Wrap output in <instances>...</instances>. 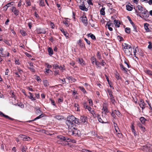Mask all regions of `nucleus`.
<instances>
[{
    "mask_svg": "<svg viewBox=\"0 0 152 152\" xmlns=\"http://www.w3.org/2000/svg\"><path fill=\"white\" fill-rule=\"evenodd\" d=\"M75 120V117L73 115H70L67 117L66 123L68 126L69 129L72 127H76V125L74 124Z\"/></svg>",
    "mask_w": 152,
    "mask_h": 152,
    "instance_id": "1",
    "label": "nucleus"
},
{
    "mask_svg": "<svg viewBox=\"0 0 152 152\" xmlns=\"http://www.w3.org/2000/svg\"><path fill=\"white\" fill-rule=\"evenodd\" d=\"M123 46L125 50L124 52L125 54L128 56H132V50L131 46L126 43H124Z\"/></svg>",
    "mask_w": 152,
    "mask_h": 152,
    "instance_id": "2",
    "label": "nucleus"
},
{
    "mask_svg": "<svg viewBox=\"0 0 152 152\" xmlns=\"http://www.w3.org/2000/svg\"><path fill=\"white\" fill-rule=\"evenodd\" d=\"M135 12L137 15L142 18H147L149 16L148 12L145 8L140 12H137V10H136Z\"/></svg>",
    "mask_w": 152,
    "mask_h": 152,
    "instance_id": "3",
    "label": "nucleus"
},
{
    "mask_svg": "<svg viewBox=\"0 0 152 152\" xmlns=\"http://www.w3.org/2000/svg\"><path fill=\"white\" fill-rule=\"evenodd\" d=\"M76 127H72L69 129V133L70 134L74 135L75 136H77L79 137L81 135V133L80 131L78 130Z\"/></svg>",
    "mask_w": 152,
    "mask_h": 152,
    "instance_id": "4",
    "label": "nucleus"
},
{
    "mask_svg": "<svg viewBox=\"0 0 152 152\" xmlns=\"http://www.w3.org/2000/svg\"><path fill=\"white\" fill-rule=\"evenodd\" d=\"M97 118L98 121L102 123H107V122H105L107 121V119L105 118V117H103V115H102V118H101L100 115L98 114L97 115Z\"/></svg>",
    "mask_w": 152,
    "mask_h": 152,
    "instance_id": "5",
    "label": "nucleus"
},
{
    "mask_svg": "<svg viewBox=\"0 0 152 152\" xmlns=\"http://www.w3.org/2000/svg\"><path fill=\"white\" fill-rule=\"evenodd\" d=\"M67 140V142H62V143H61L59 142V141H57V142L58 143L61 144V145H69V143H68V142H71L73 143H76V140H75L74 139H70L68 137V139Z\"/></svg>",
    "mask_w": 152,
    "mask_h": 152,
    "instance_id": "6",
    "label": "nucleus"
},
{
    "mask_svg": "<svg viewBox=\"0 0 152 152\" xmlns=\"http://www.w3.org/2000/svg\"><path fill=\"white\" fill-rule=\"evenodd\" d=\"M139 104L140 107L142 108V112L143 110L146 107V104L142 99H140L139 102Z\"/></svg>",
    "mask_w": 152,
    "mask_h": 152,
    "instance_id": "7",
    "label": "nucleus"
},
{
    "mask_svg": "<svg viewBox=\"0 0 152 152\" xmlns=\"http://www.w3.org/2000/svg\"><path fill=\"white\" fill-rule=\"evenodd\" d=\"M57 138L58 139L62 141H64L67 142L68 137L66 136H64L61 135H59L57 136Z\"/></svg>",
    "mask_w": 152,
    "mask_h": 152,
    "instance_id": "8",
    "label": "nucleus"
},
{
    "mask_svg": "<svg viewBox=\"0 0 152 152\" xmlns=\"http://www.w3.org/2000/svg\"><path fill=\"white\" fill-rule=\"evenodd\" d=\"M11 10L12 12L14 13V15L16 16H17L19 15V11L16 9V8L15 7H12Z\"/></svg>",
    "mask_w": 152,
    "mask_h": 152,
    "instance_id": "9",
    "label": "nucleus"
},
{
    "mask_svg": "<svg viewBox=\"0 0 152 152\" xmlns=\"http://www.w3.org/2000/svg\"><path fill=\"white\" fill-rule=\"evenodd\" d=\"M137 126L140 128L141 130L143 132H145L146 131V129L145 127L143 126L141 124H140V122H139L137 123Z\"/></svg>",
    "mask_w": 152,
    "mask_h": 152,
    "instance_id": "10",
    "label": "nucleus"
},
{
    "mask_svg": "<svg viewBox=\"0 0 152 152\" xmlns=\"http://www.w3.org/2000/svg\"><path fill=\"white\" fill-rule=\"evenodd\" d=\"M0 116L1 117H5V118L9 119L12 121H13L14 120V119L13 118H12L9 117L8 116L5 115L1 111H0Z\"/></svg>",
    "mask_w": 152,
    "mask_h": 152,
    "instance_id": "11",
    "label": "nucleus"
},
{
    "mask_svg": "<svg viewBox=\"0 0 152 152\" xmlns=\"http://www.w3.org/2000/svg\"><path fill=\"white\" fill-rule=\"evenodd\" d=\"M144 72L147 75L151 77H152V71L148 69H145Z\"/></svg>",
    "mask_w": 152,
    "mask_h": 152,
    "instance_id": "12",
    "label": "nucleus"
},
{
    "mask_svg": "<svg viewBox=\"0 0 152 152\" xmlns=\"http://www.w3.org/2000/svg\"><path fill=\"white\" fill-rule=\"evenodd\" d=\"M79 8L80 10H85L86 11H87L88 10V9L85 6L84 1H83L82 4L80 5Z\"/></svg>",
    "mask_w": 152,
    "mask_h": 152,
    "instance_id": "13",
    "label": "nucleus"
},
{
    "mask_svg": "<svg viewBox=\"0 0 152 152\" xmlns=\"http://www.w3.org/2000/svg\"><path fill=\"white\" fill-rule=\"evenodd\" d=\"M80 19L83 23L86 24H87V19L85 15H83L82 17H80Z\"/></svg>",
    "mask_w": 152,
    "mask_h": 152,
    "instance_id": "14",
    "label": "nucleus"
},
{
    "mask_svg": "<svg viewBox=\"0 0 152 152\" xmlns=\"http://www.w3.org/2000/svg\"><path fill=\"white\" fill-rule=\"evenodd\" d=\"M36 31L38 34H45L46 33V31L44 28H40L37 29Z\"/></svg>",
    "mask_w": 152,
    "mask_h": 152,
    "instance_id": "15",
    "label": "nucleus"
},
{
    "mask_svg": "<svg viewBox=\"0 0 152 152\" xmlns=\"http://www.w3.org/2000/svg\"><path fill=\"white\" fill-rule=\"evenodd\" d=\"M139 120L140 121V124H141L142 125H145L146 124V122L147 121V120L144 117H141L139 118Z\"/></svg>",
    "mask_w": 152,
    "mask_h": 152,
    "instance_id": "16",
    "label": "nucleus"
},
{
    "mask_svg": "<svg viewBox=\"0 0 152 152\" xmlns=\"http://www.w3.org/2000/svg\"><path fill=\"white\" fill-rule=\"evenodd\" d=\"M19 136L20 137L23 138V140H29L30 139V137L24 135L20 134Z\"/></svg>",
    "mask_w": 152,
    "mask_h": 152,
    "instance_id": "17",
    "label": "nucleus"
},
{
    "mask_svg": "<svg viewBox=\"0 0 152 152\" xmlns=\"http://www.w3.org/2000/svg\"><path fill=\"white\" fill-rule=\"evenodd\" d=\"M80 121L82 122L85 123L87 122V117L86 116H81L80 117Z\"/></svg>",
    "mask_w": 152,
    "mask_h": 152,
    "instance_id": "18",
    "label": "nucleus"
},
{
    "mask_svg": "<svg viewBox=\"0 0 152 152\" xmlns=\"http://www.w3.org/2000/svg\"><path fill=\"white\" fill-rule=\"evenodd\" d=\"M131 129L132 133L134 134V136H136L137 135L136 131L135 129V127L134 124H132L131 126Z\"/></svg>",
    "mask_w": 152,
    "mask_h": 152,
    "instance_id": "19",
    "label": "nucleus"
},
{
    "mask_svg": "<svg viewBox=\"0 0 152 152\" xmlns=\"http://www.w3.org/2000/svg\"><path fill=\"white\" fill-rule=\"evenodd\" d=\"M114 23L117 27H119L121 24L120 21L117 20H114Z\"/></svg>",
    "mask_w": 152,
    "mask_h": 152,
    "instance_id": "20",
    "label": "nucleus"
},
{
    "mask_svg": "<svg viewBox=\"0 0 152 152\" xmlns=\"http://www.w3.org/2000/svg\"><path fill=\"white\" fill-rule=\"evenodd\" d=\"M102 110L105 112V113L108 112L106 104H104L102 105Z\"/></svg>",
    "mask_w": 152,
    "mask_h": 152,
    "instance_id": "21",
    "label": "nucleus"
},
{
    "mask_svg": "<svg viewBox=\"0 0 152 152\" xmlns=\"http://www.w3.org/2000/svg\"><path fill=\"white\" fill-rule=\"evenodd\" d=\"M120 67L121 69L124 71V73L127 72L128 69L125 68L122 64H120Z\"/></svg>",
    "mask_w": 152,
    "mask_h": 152,
    "instance_id": "22",
    "label": "nucleus"
},
{
    "mask_svg": "<svg viewBox=\"0 0 152 152\" xmlns=\"http://www.w3.org/2000/svg\"><path fill=\"white\" fill-rule=\"evenodd\" d=\"M149 25L147 23H145L144 24V27L146 32H148L150 31V29L148 28Z\"/></svg>",
    "mask_w": 152,
    "mask_h": 152,
    "instance_id": "23",
    "label": "nucleus"
},
{
    "mask_svg": "<svg viewBox=\"0 0 152 152\" xmlns=\"http://www.w3.org/2000/svg\"><path fill=\"white\" fill-rule=\"evenodd\" d=\"M28 94H30V96H28V97L30 99L31 101H35L36 100L35 98L34 97V95L32 93L29 92Z\"/></svg>",
    "mask_w": 152,
    "mask_h": 152,
    "instance_id": "24",
    "label": "nucleus"
},
{
    "mask_svg": "<svg viewBox=\"0 0 152 152\" xmlns=\"http://www.w3.org/2000/svg\"><path fill=\"white\" fill-rule=\"evenodd\" d=\"M48 54L50 56H51L53 54V50L51 47H49L48 49Z\"/></svg>",
    "mask_w": 152,
    "mask_h": 152,
    "instance_id": "25",
    "label": "nucleus"
},
{
    "mask_svg": "<svg viewBox=\"0 0 152 152\" xmlns=\"http://www.w3.org/2000/svg\"><path fill=\"white\" fill-rule=\"evenodd\" d=\"M60 30L64 34V35L67 38L69 37V34L66 32H65L64 30L62 28H61L60 29Z\"/></svg>",
    "mask_w": 152,
    "mask_h": 152,
    "instance_id": "26",
    "label": "nucleus"
},
{
    "mask_svg": "<svg viewBox=\"0 0 152 152\" xmlns=\"http://www.w3.org/2000/svg\"><path fill=\"white\" fill-rule=\"evenodd\" d=\"M113 23H112L108 22L106 25V26H107L108 29L110 31H112L113 30L112 28L110 27V26Z\"/></svg>",
    "mask_w": 152,
    "mask_h": 152,
    "instance_id": "27",
    "label": "nucleus"
},
{
    "mask_svg": "<svg viewBox=\"0 0 152 152\" xmlns=\"http://www.w3.org/2000/svg\"><path fill=\"white\" fill-rule=\"evenodd\" d=\"M79 63L82 65H85V62L82 58H78Z\"/></svg>",
    "mask_w": 152,
    "mask_h": 152,
    "instance_id": "28",
    "label": "nucleus"
},
{
    "mask_svg": "<svg viewBox=\"0 0 152 152\" xmlns=\"http://www.w3.org/2000/svg\"><path fill=\"white\" fill-rule=\"evenodd\" d=\"M3 48L2 47H0V53L1 54V55H0V56H1L3 57L5 56V55L3 53Z\"/></svg>",
    "mask_w": 152,
    "mask_h": 152,
    "instance_id": "29",
    "label": "nucleus"
},
{
    "mask_svg": "<svg viewBox=\"0 0 152 152\" xmlns=\"http://www.w3.org/2000/svg\"><path fill=\"white\" fill-rule=\"evenodd\" d=\"M27 148L26 146H22L21 148V150L22 152H27Z\"/></svg>",
    "mask_w": 152,
    "mask_h": 152,
    "instance_id": "30",
    "label": "nucleus"
},
{
    "mask_svg": "<svg viewBox=\"0 0 152 152\" xmlns=\"http://www.w3.org/2000/svg\"><path fill=\"white\" fill-rule=\"evenodd\" d=\"M110 101L112 103L115 104V100L114 99V97L113 96V95L112 96H110Z\"/></svg>",
    "mask_w": 152,
    "mask_h": 152,
    "instance_id": "31",
    "label": "nucleus"
},
{
    "mask_svg": "<svg viewBox=\"0 0 152 152\" xmlns=\"http://www.w3.org/2000/svg\"><path fill=\"white\" fill-rule=\"evenodd\" d=\"M14 4V2H10L9 3L7 4L6 5H5V7H6V10H7L8 7L11 6L13 5Z\"/></svg>",
    "mask_w": 152,
    "mask_h": 152,
    "instance_id": "32",
    "label": "nucleus"
},
{
    "mask_svg": "<svg viewBox=\"0 0 152 152\" xmlns=\"http://www.w3.org/2000/svg\"><path fill=\"white\" fill-rule=\"evenodd\" d=\"M88 37H90L93 40H96V38L95 36L93 34H92L91 33L88 34Z\"/></svg>",
    "mask_w": 152,
    "mask_h": 152,
    "instance_id": "33",
    "label": "nucleus"
},
{
    "mask_svg": "<svg viewBox=\"0 0 152 152\" xmlns=\"http://www.w3.org/2000/svg\"><path fill=\"white\" fill-rule=\"evenodd\" d=\"M105 9V7H103L101 9L100 11V13L101 15H104L105 14V12L104 11V10Z\"/></svg>",
    "mask_w": 152,
    "mask_h": 152,
    "instance_id": "34",
    "label": "nucleus"
},
{
    "mask_svg": "<svg viewBox=\"0 0 152 152\" xmlns=\"http://www.w3.org/2000/svg\"><path fill=\"white\" fill-rule=\"evenodd\" d=\"M10 94L11 96V97L12 98H14L15 99V95L14 94V92L13 91H11L10 92Z\"/></svg>",
    "mask_w": 152,
    "mask_h": 152,
    "instance_id": "35",
    "label": "nucleus"
},
{
    "mask_svg": "<svg viewBox=\"0 0 152 152\" xmlns=\"http://www.w3.org/2000/svg\"><path fill=\"white\" fill-rule=\"evenodd\" d=\"M43 83L44 86L45 87L48 86H49V83L47 80H44L43 81Z\"/></svg>",
    "mask_w": 152,
    "mask_h": 152,
    "instance_id": "36",
    "label": "nucleus"
},
{
    "mask_svg": "<svg viewBox=\"0 0 152 152\" xmlns=\"http://www.w3.org/2000/svg\"><path fill=\"white\" fill-rule=\"evenodd\" d=\"M113 123L114 124H115L114 128L116 132H120V130H119L118 127L117 126V124H115V123L114 122Z\"/></svg>",
    "mask_w": 152,
    "mask_h": 152,
    "instance_id": "37",
    "label": "nucleus"
},
{
    "mask_svg": "<svg viewBox=\"0 0 152 152\" xmlns=\"http://www.w3.org/2000/svg\"><path fill=\"white\" fill-rule=\"evenodd\" d=\"M90 113L92 115V116L94 118L97 117V114L96 113V112L94 110H92L91 111Z\"/></svg>",
    "mask_w": 152,
    "mask_h": 152,
    "instance_id": "38",
    "label": "nucleus"
},
{
    "mask_svg": "<svg viewBox=\"0 0 152 152\" xmlns=\"http://www.w3.org/2000/svg\"><path fill=\"white\" fill-rule=\"evenodd\" d=\"M78 88L84 93H87V92L83 86H79Z\"/></svg>",
    "mask_w": 152,
    "mask_h": 152,
    "instance_id": "39",
    "label": "nucleus"
},
{
    "mask_svg": "<svg viewBox=\"0 0 152 152\" xmlns=\"http://www.w3.org/2000/svg\"><path fill=\"white\" fill-rule=\"evenodd\" d=\"M75 120L74 121V124H80V119H79L76 118L75 117Z\"/></svg>",
    "mask_w": 152,
    "mask_h": 152,
    "instance_id": "40",
    "label": "nucleus"
},
{
    "mask_svg": "<svg viewBox=\"0 0 152 152\" xmlns=\"http://www.w3.org/2000/svg\"><path fill=\"white\" fill-rule=\"evenodd\" d=\"M137 8L138 10V11H137V12H140L142 10H143L145 9L142 6L140 5H138L137 6Z\"/></svg>",
    "mask_w": 152,
    "mask_h": 152,
    "instance_id": "41",
    "label": "nucleus"
},
{
    "mask_svg": "<svg viewBox=\"0 0 152 152\" xmlns=\"http://www.w3.org/2000/svg\"><path fill=\"white\" fill-rule=\"evenodd\" d=\"M91 61L92 64H94L96 61V59L94 57H92L91 58Z\"/></svg>",
    "mask_w": 152,
    "mask_h": 152,
    "instance_id": "42",
    "label": "nucleus"
},
{
    "mask_svg": "<svg viewBox=\"0 0 152 152\" xmlns=\"http://www.w3.org/2000/svg\"><path fill=\"white\" fill-rule=\"evenodd\" d=\"M125 32L127 34H129L130 33V29L128 27H126L125 29Z\"/></svg>",
    "mask_w": 152,
    "mask_h": 152,
    "instance_id": "43",
    "label": "nucleus"
},
{
    "mask_svg": "<svg viewBox=\"0 0 152 152\" xmlns=\"http://www.w3.org/2000/svg\"><path fill=\"white\" fill-rule=\"evenodd\" d=\"M3 42L6 43V44H7L9 46H10L11 45V44H10V43L9 42V40H7L4 39L3 40Z\"/></svg>",
    "mask_w": 152,
    "mask_h": 152,
    "instance_id": "44",
    "label": "nucleus"
},
{
    "mask_svg": "<svg viewBox=\"0 0 152 152\" xmlns=\"http://www.w3.org/2000/svg\"><path fill=\"white\" fill-rule=\"evenodd\" d=\"M126 10L128 11H131L132 10V8L128 4L126 5Z\"/></svg>",
    "mask_w": 152,
    "mask_h": 152,
    "instance_id": "45",
    "label": "nucleus"
},
{
    "mask_svg": "<svg viewBox=\"0 0 152 152\" xmlns=\"http://www.w3.org/2000/svg\"><path fill=\"white\" fill-rule=\"evenodd\" d=\"M114 112L115 113V114L118 116V117H119L120 116V115H121V113H120V112L118 111V110H114Z\"/></svg>",
    "mask_w": 152,
    "mask_h": 152,
    "instance_id": "46",
    "label": "nucleus"
},
{
    "mask_svg": "<svg viewBox=\"0 0 152 152\" xmlns=\"http://www.w3.org/2000/svg\"><path fill=\"white\" fill-rule=\"evenodd\" d=\"M97 58L99 59H102V57L99 51L97 52Z\"/></svg>",
    "mask_w": 152,
    "mask_h": 152,
    "instance_id": "47",
    "label": "nucleus"
},
{
    "mask_svg": "<svg viewBox=\"0 0 152 152\" xmlns=\"http://www.w3.org/2000/svg\"><path fill=\"white\" fill-rule=\"evenodd\" d=\"M74 106L75 108H77V111H80L79 108V105L78 104L75 103L74 105Z\"/></svg>",
    "mask_w": 152,
    "mask_h": 152,
    "instance_id": "48",
    "label": "nucleus"
},
{
    "mask_svg": "<svg viewBox=\"0 0 152 152\" xmlns=\"http://www.w3.org/2000/svg\"><path fill=\"white\" fill-rule=\"evenodd\" d=\"M63 102V98L62 97L59 98L58 99V103H60L61 102L62 103Z\"/></svg>",
    "mask_w": 152,
    "mask_h": 152,
    "instance_id": "49",
    "label": "nucleus"
},
{
    "mask_svg": "<svg viewBox=\"0 0 152 152\" xmlns=\"http://www.w3.org/2000/svg\"><path fill=\"white\" fill-rule=\"evenodd\" d=\"M15 105L16 106L17 105H18V106L20 107L21 108H23L24 107V105L22 103H20L19 104H15Z\"/></svg>",
    "mask_w": 152,
    "mask_h": 152,
    "instance_id": "50",
    "label": "nucleus"
},
{
    "mask_svg": "<svg viewBox=\"0 0 152 152\" xmlns=\"http://www.w3.org/2000/svg\"><path fill=\"white\" fill-rule=\"evenodd\" d=\"M83 106L84 108L85 109H86L88 107V106L87 105V103L86 102H84L83 104Z\"/></svg>",
    "mask_w": 152,
    "mask_h": 152,
    "instance_id": "51",
    "label": "nucleus"
},
{
    "mask_svg": "<svg viewBox=\"0 0 152 152\" xmlns=\"http://www.w3.org/2000/svg\"><path fill=\"white\" fill-rule=\"evenodd\" d=\"M53 68H54L55 69H61L59 66L57 64H53Z\"/></svg>",
    "mask_w": 152,
    "mask_h": 152,
    "instance_id": "52",
    "label": "nucleus"
},
{
    "mask_svg": "<svg viewBox=\"0 0 152 152\" xmlns=\"http://www.w3.org/2000/svg\"><path fill=\"white\" fill-rule=\"evenodd\" d=\"M117 133V134L119 138H121L123 137V135L121 133L118 132Z\"/></svg>",
    "mask_w": 152,
    "mask_h": 152,
    "instance_id": "53",
    "label": "nucleus"
},
{
    "mask_svg": "<svg viewBox=\"0 0 152 152\" xmlns=\"http://www.w3.org/2000/svg\"><path fill=\"white\" fill-rule=\"evenodd\" d=\"M39 4L40 5L42 6H45V3L44 1H40Z\"/></svg>",
    "mask_w": 152,
    "mask_h": 152,
    "instance_id": "54",
    "label": "nucleus"
},
{
    "mask_svg": "<svg viewBox=\"0 0 152 152\" xmlns=\"http://www.w3.org/2000/svg\"><path fill=\"white\" fill-rule=\"evenodd\" d=\"M50 100L51 101V104H52L54 106H56V103H55V101L53 100L50 98Z\"/></svg>",
    "mask_w": 152,
    "mask_h": 152,
    "instance_id": "55",
    "label": "nucleus"
},
{
    "mask_svg": "<svg viewBox=\"0 0 152 152\" xmlns=\"http://www.w3.org/2000/svg\"><path fill=\"white\" fill-rule=\"evenodd\" d=\"M149 45L148 46V49H151L152 48V43L151 42H148Z\"/></svg>",
    "mask_w": 152,
    "mask_h": 152,
    "instance_id": "56",
    "label": "nucleus"
},
{
    "mask_svg": "<svg viewBox=\"0 0 152 152\" xmlns=\"http://www.w3.org/2000/svg\"><path fill=\"white\" fill-rule=\"evenodd\" d=\"M107 92L108 93L109 96L113 95V92L110 89L107 90Z\"/></svg>",
    "mask_w": 152,
    "mask_h": 152,
    "instance_id": "57",
    "label": "nucleus"
},
{
    "mask_svg": "<svg viewBox=\"0 0 152 152\" xmlns=\"http://www.w3.org/2000/svg\"><path fill=\"white\" fill-rule=\"evenodd\" d=\"M63 23L65 24L66 26H68L69 24L68 23V21L67 20H65L63 21Z\"/></svg>",
    "mask_w": 152,
    "mask_h": 152,
    "instance_id": "58",
    "label": "nucleus"
},
{
    "mask_svg": "<svg viewBox=\"0 0 152 152\" xmlns=\"http://www.w3.org/2000/svg\"><path fill=\"white\" fill-rule=\"evenodd\" d=\"M28 68L32 72H34L35 71V69L33 67H29Z\"/></svg>",
    "mask_w": 152,
    "mask_h": 152,
    "instance_id": "59",
    "label": "nucleus"
},
{
    "mask_svg": "<svg viewBox=\"0 0 152 152\" xmlns=\"http://www.w3.org/2000/svg\"><path fill=\"white\" fill-rule=\"evenodd\" d=\"M20 33L21 35L23 36H25L26 34V32L23 30L21 31H20Z\"/></svg>",
    "mask_w": 152,
    "mask_h": 152,
    "instance_id": "60",
    "label": "nucleus"
},
{
    "mask_svg": "<svg viewBox=\"0 0 152 152\" xmlns=\"http://www.w3.org/2000/svg\"><path fill=\"white\" fill-rule=\"evenodd\" d=\"M17 70L18 72L21 75L23 72V70L20 68H17Z\"/></svg>",
    "mask_w": 152,
    "mask_h": 152,
    "instance_id": "61",
    "label": "nucleus"
},
{
    "mask_svg": "<svg viewBox=\"0 0 152 152\" xmlns=\"http://www.w3.org/2000/svg\"><path fill=\"white\" fill-rule=\"evenodd\" d=\"M117 38L119 40V41L120 42L123 41L124 40L123 38L122 37L120 36H118L117 37Z\"/></svg>",
    "mask_w": 152,
    "mask_h": 152,
    "instance_id": "62",
    "label": "nucleus"
},
{
    "mask_svg": "<svg viewBox=\"0 0 152 152\" xmlns=\"http://www.w3.org/2000/svg\"><path fill=\"white\" fill-rule=\"evenodd\" d=\"M84 40L86 41V43L88 45H90L91 44V42L90 41L88 40V39H87L86 38H84Z\"/></svg>",
    "mask_w": 152,
    "mask_h": 152,
    "instance_id": "63",
    "label": "nucleus"
},
{
    "mask_svg": "<svg viewBox=\"0 0 152 152\" xmlns=\"http://www.w3.org/2000/svg\"><path fill=\"white\" fill-rule=\"evenodd\" d=\"M61 116L59 115H57L55 116V118L58 120H61L62 118Z\"/></svg>",
    "mask_w": 152,
    "mask_h": 152,
    "instance_id": "64",
    "label": "nucleus"
}]
</instances>
